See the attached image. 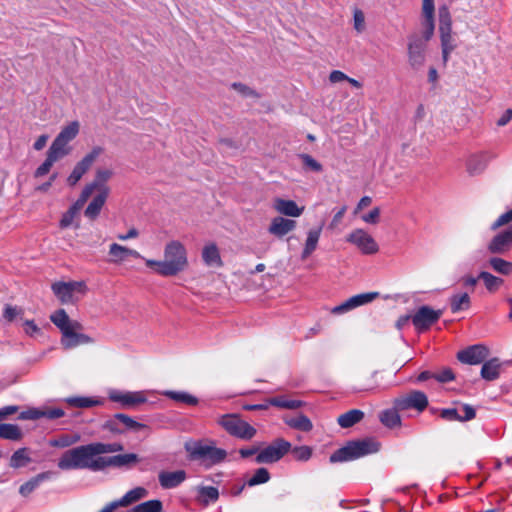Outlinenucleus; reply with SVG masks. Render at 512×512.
<instances>
[{
	"label": "nucleus",
	"mask_w": 512,
	"mask_h": 512,
	"mask_svg": "<svg viewBox=\"0 0 512 512\" xmlns=\"http://www.w3.org/2000/svg\"><path fill=\"white\" fill-rule=\"evenodd\" d=\"M147 267L152 268L161 276H175L187 269L189 265L188 252L179 240H169L163 249V259H144Z\"/></svg>",
	"instance_id": "obj_1"
},
{
	"label": "nucleus",
	"mask_w": 512,
	"mask_h": 512,
	"mask_svg": "<svg viewBox=\"0 0 512 512\" xmlns=\"http://www.w3.org/2000/svg\"><path fill=\"white\" fill-rule=\"evenodd\" d=\"M102 457H97L93 443L77 446L65 451L58 460V468L61 470L88 469L101 471Z\"/></svg>",
	"instance_id": "obj_2"
},
{
	"label": "nucleus",
	"mask_w": 512,
	"mask_h": 512,
	"mask_svg": "<svg viewBox=\"0 0 512 512\" xmlns=\"http://www.w3.org/2000/svg\"><path fill=\"white\" fill-rule=\"evenodd\" d=\"M379 449L380 443L372 438L350 441L344 447L332 453L329 461L331 463L352 461L376 453Z\"/></svg>",
	"instance_id": "obj_3"
},
{
	"label": "nucleus",
	"mask_w": 512,
	"mask_h": 512,
	"mask_svg": "<svg viewBox=\"0 0 512 512\" xmlns=\"http://www.w3.org/2000/svg\"><path fill=\"white\" fill-rule=\"evenodd\" d=\"M381 297L379 292L372 291L354 295L341 303L330 309L331 313L334 315H342L350 310H353L357 307L369 304L373 302L375 299ZM383 300H391V301H402L404 303L408 302L409 298L405 294H386L382 296Z\"/></svg>",
	"instance_id": "obj_4"
},
{
	"label": "nucleus",
	"mask_w": 512,
	"mask_h": 512,
	"mask_svg": "<svg viewBox=\"0 0 512 512\" xmlns=\"http://www.w3.org/2000/svg\"><path fill=\"white\" fill-rule=\"evenodd\" d=\"M185 450L191 460H200L208 466L221 463L227 456L226 450L201 441L187 442Z\"/></svg>",
	"instance_id": "obj_5"
},
{
	"label": "nucleus",
	"mask_w": 512,
	"mask_h": 512,
	"mask_svg": "<svg viewBox=\"0 0 512 512\" xmlns=\"http://www.w3.org/2000/svg\"><path fill=\"white\" fill-rule=\"evenodd\" d=\"M52 291L62 303H74L85 296L87 285L84 281H59L52 284Z\"/></svg>",
	"instance_id": "obj_6"
},
{
	"label": "nucleus",
	"mask_w": 512,
	"mask_h": 512,
	"mask_svg": "<svg viewBox=\"0 0 512 512\" xmlns=\"http://www.w3.org/2000/svg\"><path fill=\"white\" fill-rule=\"evenodd\" d=\"M219 423L230 435L243 440H250L256 434L254 427L234 414L222 416Z\"/></svg>",
	"instance_id": "obj_7"
},
{
	"label": "nucleus",
	"mask_w": 512,
	"mask_h": 512,
	"mask_svg": "<svg viewBox=\"0 0 512 512\" xmlns=\"http://www.w3.org/2000/svg\"><path fill=\"white\" fill-rule=\"evenodd\" d=\"M346 241L355 246L364 255H374L379 251V245L374 237L362 228L352 230Z\"/></svg>",
	"instance_id": "obj_8"
},
{
	"label": "nucleus",
	"mask_w": 512,
	"mask_h": 512,
	"mask_svg": "<svg viewBox=\"0 0 512 512\" xmlns=\"http://www.w3.org/2000/svg\"><path fill=\"white\" fill-rule=\"evenodd\" d=\"M62 333V344L66 348L89 342L90 338L81 333L80 322H54Z\"/></svg>",
	"instance_id": "obj_9"
},
{
	"label": "nucleus",
	"mask_w": 512,
	"mask_h": 512,
	"mask_svg": "<svg viewBox=\"0 0 512 512\" xmlns=\"http://www.w3.org/2000/svg\"><path fill=\"white\" fill-rule=\"evenodd\" d=\"M112 175L113 172L111 169L103 167L98 168L95 171L93 181L83 189L80 198L78 199V203H85L94 191L109 194L110 188L108 187L107 182L110 180Z\"/></svg>",
	"instance_id": "obj_10"
},
{
	"label": "nucleus",
	"mask_w": 512,
	"mask_h": 512,
	"mask_svg": "<svg viewBox=\"0 0 512 512\" xmlns=\"http://www.w3.org/2000/svg\"><path fill=\"white\" fill-rule=\"evenodd\" d=\"M104 428L112 433L122 434L127 430L138 432L148 429V426L135 421L132 417L126 414L118 413L105 422Z\"/></svg>",
	"instance_id": "obj_11"
},
{
	"label": "nucleus",
	"mask_w": 512,
	"mask_h": 512,
	"mask_svg": "<svg viewBox=\"0 0 512 512\" xmlns=\"http://www.w3.org/2000/svg\"><path fill=\"white\" fill-rule=\"evenodd\" d=\"M290 449V442L282 438H278L256 455L255 462L259 464L277 462L287 454Z\"/></svg>",
	"instance_id": "obj_12"
},
{
	"label": "nucleus",
	"mask_w": 512,
	"mask_h": 512,
	"mask_svg": "<svg viewBox=\"0 0 512 512\" xmlns=\"http://www.w3.org/2000/svg\"><path fill=\"white\" fill-rule=\"evenodd\" d=\"M489 355V350L482 344L472 345L457 353V359L464 364L478 365L483 363Z\"/></svg>",
	"instance_id": "obj_13"
},
{
	"label": "nucleus",
	"mask_w": 512,
	"mask_h": 512,
	"mask_svg": "<svg viewBox=\"0 0 512 512\" xmlns=\"http://www.w3.org/2000/svg\"><path fill=\"white\" fill-rule=\"evenodd\" d=\"M109 399L113 402L120 403L124 408H132L147 401L142 391H119L112 390L109 392Z\"/></svg>",
	"instance_id": "obj_14"
},
{
	"label": "nucleus",
	"mask_w": 512,
	"mask_h": 512,
	"mask_svg": "<svg viewBox=\"0 0 512 512\" xmlns=\"http://www.w3.org/2000/svg\"><path fill=\"white\" fill-rule=\"evenodd\" d=\"M512 248V224L497 233L487 244V250L491 254H506Z\"/></svg>",
	"instance_id": "obj_15"
},
{
	"label": "nucleus",
	"mask_w": 512,
	"mask_h": 512,
	"mask_svg": "<svg viewBox=\"0 0 512 512\" xmlns=\"http://www.w3.org/2000/svg\"><path fill=\"white\" fill-rule=\"evenodd\" d=\"M427 406L428 398L425 393L421 391H412L408 395L395 400V408L399 410L415 408L418 411H423Z\"/></svg>",
	"instance_id": "obj_16"
},
{
	"label": "nucleus",
	"mask_w": 512,
	"mask_h": 512,
	"mask_svg": "<svg viewBox=\"0 0 512 512\" xmlns=\"http://www.w3.org/2000/svg\"><path fill=\"white\" fill-rule=\"evenodd\" d=\"M108 262L120 265L128 258L145 259L137 250L118 243H111L108 249Z\"/></svg>",
	"instance_id": "obj_17"
},
{
	"label": "nucleus",
	"mask_w": 512,
	"mask_h": 512,
	"mask_svg": "<svg viewBox=\"0 0 512 512\" xmlns=\"http://www.w3.org/2000/svg\"><path fill=\"white\" fill-rule=\"evenodd\" d=\"M139 461V456L135 453L118 454L110 457H102L101 470L107 467H126L131 468Z\"/></svg>",
	"instance_id": "obj_18"
},
{
	"label": "nucleus",
	"mask_w": 512,
	"mask_h": 512,
	"mask_svg": "<svg viewBox=\"0 0 512 512\" xmlns=\"http://www.w3.org/2000/svg\"><path fill=\"white\" fill-rule=\"evenodd\" d=\"M201 257L207 267L220 268L223 266L220 249L215 242L209 241L203 245Z\"/></svg>",
	"instance_id": "obj_19"
},
{
	"label": "nucleus",
	"mask_w": 512,
	"mask_h": 512,
	"mask_svg": "<svg viewBox=\"0 0 512 512\" xmlns=\"http://www.w3.org/2000/svg\"><path fill=\"white\" fill-rule=\"evenodd\" d=\"M273 208L278 214L293 218L300 217L304 212V206H298L295 201L280 197L273 200Z\"/></svg>",
	"instance_id": "obj_20"
},
{
	"label": "nucleus",
	"mask_w": 512,
	"mask_h": 512,
	"mask_svg": "<svg viewBox=\"0 0 512 512\" xmlns=\"http://www.w3.org/2000/svg\"><path fill=\"white\" fill-rule=\"evenodd\" d=\"M296 228V221L282 216L274 217L268 227V232L277 237L283 238Z\"/></svg>",
	"instance_id": "obj_21"
},
{
	"label": "nucleus",
	"mask_w": 512,
	"mask_h": 512,
	"mask_svg": "<svg viewBox=\"0 0 512 512\" xmlns=\"http://www.w3.org/2000/svg\"><path fill=\"white\" fill-rule=\"evenodd\" d=\"M490 160L491 155L485 151L469 155L466 160V168L468 173L471 175L480 174L484 171Z\"/></svg>",
	"instance_id": "obj_22"
},
{
	"label": "nucleus",
	"mask_w": 512,
	"mask_h": 512,
	"mask_svg": "<svg viewBox=\"0 0 512 512\" xmlns=\"http://www.w3.org/2000/svg\"><path fill=\"white\" fill-rule=\"evenodd\" d=\"M434 14V0H422V16L424 18L423 25L425 27L424 37L426 40H429L434 34Z\"/></svg>",
	"instance_id": "obj_23"
},
{
	"label": "nucleus",
	"mask_w": 512,
	"mask_h": 512,
	"mask_svg": "<svg viewBox=\"0 0 512 512\" xmlns=\"http://www.w3.org/2000/svg\"><path fill=\"white\" fill-rule=\"evenodd\" d=\"M56 475L53 471H45L32 477L19 488V493L23 497L29 496L34 490H36L41 483L52 479Z\"/></svg>",
	"instance_id": "obj_24"
},
{
	"label": "nucleus",
	"mask_w": 512,
	"mask_h": 512,
	"mask_svg": "<svg viewBox=\"0 0 512 512\" xmlns=\"http://www.w3.org/2000/svg\"><path fill=\"white\" fill-rule=\"evenodd\" d=\"M321 233L322 225L311 228L307 231L306 239L301 253L302 259H307L317 249Z\"/></svg>",
	"instance_id": "obj_25"
},
{
	"label": "nucleus",
	"mask_w": 512,
	"mask_h": 512,
	"mask_svg": "<svg viewBox=\"0 0 512 512\" xmlns=\"http://www.w3.org/2000/svg\"><path fill=\"white\" fill-rule=\"evenodd\" d=\"M158 478L162 488L172 489L179 486L186 479V472L184 470L162 471L159 473Z\"/></svg>",
	"instance_id": "obj_26"
},
{
	"label": "nucleus",
	"mask_w": 512,
	"mask_h": 512,
	"mask_svg": "<svg viewBox=\"0 0 512 512\" xmlns=\"http://www.w3.org/2000/svg\"><path fill=\"white\" fill-rule=\"evenodd\" d=\"M408 61L413 68H419L424 64V48L420 41H411L408 44Z\"/></svg>",
	"instance_id": "obj_27"
},
{
	"label": "nucleus",
	"mask_w": 512,
	"mask_h": 512,
	"mask_svg": "<svg viewBox=\"0 0 512 512\" xmlns=\"http://www.w3.org/2000/svg\"><path fill=\"white\" fill-rule=\"evenodd\" d=\"M502 362L498 358L485 360L481 368V377L486 381H494L499 378Z\"/></svg>",
	"instance_id": "obj_28"
},
{
	"label": "nucleus",
	"mask_w": 512,
	"mask_h": 512,
	"mask_svg": "<svg viewBox=\"0 0 512 512\" xmlns=\"http://www.w3.org/2000/svg\"><path fill=\"white\" fill-rule=\"evenodd\" d=\"M442 59L443 63L446 64L449 60L450 54L456 49L457 43L455 36L451 31H439Z\"/></svg>",
	"instance_id": "obj_29"
},
{
	"label": "nucleus",
	"mask_w": 512,
	"mask_h": 512,
	"mask_svg": "<svg viewBox=\"0 0 512 512\" xmlns=\"http://www.w3.org/2000/svg\"><path fill=\"white\" fill-rule=\"evenodd\" d=\"M108 195L109 194L97 192V195L92 199V201L85 209L84 215L90 220H95L99 216Z\"/></svg>",
	"instance_id": "obj_30"
},
{
	"label": "nucleus",
	"mask_w": 512,
	"mask_h": 512,
	"mask_svg": "<svg viewBox=\"0 0 512 512\" xmlns=\"http://www.w3.org/2000/svg\"><path fill=\"white\" fill-rule=\"evenodd\" d=\"M470 296L466 292L453 294L449 299V306L453 313L466 311L470 308Z\"/></svg>",
	"instance_id": "obj_31"
},
{
	"label": "nucleus",
	"mask_w": 512,
	"mask_h": 512,
	"mask_svg": "<svg viewBox=\"0 0 512 512\" xmlns=\"http://www.w3.org/2000/svg\"><path fill=\"white\" fill-rule=\"evenodd\" d=\"M71 150L72 148L68 143L56 137L52 142L51 146L49 147L47 154L56 161H58L64 158L65 156L69 155L71 153Z\"/></svg>",
	"instance_id": "obj_32"
},
{
	"label": "nucleus",
	"mask_w": 512,
	"mask_h": 512,
	"mask_svg": "<svg viewBox=\"0 0 512 512\" xmlns=\"http://www.w3.org/2000/svg\"><path fill=\"white\" fill-rule=\"evenodd\" d=\"M284 422L289 427L303 432H309L313 428L311 420L304 414H299L295 417H285Z\"/></svg>",
	"instance_id": "obj_33"
},
{
	"label": "nucleus",
	"mask_w": 512,
	"mask_h": 512,
	"mask_svg": "<svg viewBox=\"0 0 512 512\" xmlns=\"http://www.w3.org/2000/svg\"><path fill=\"white\" fill-rule=\"evenodd\" d=\"M364 417V412L359 409H352L349 410L343 414H341L338 419L337 423L342 428H349L355 425L356 423L360 422Z\"/></svg>",
	"instance_id": "obj_34"
},
{
	"label": "nucleus",
	"mask_w": 512,
	"mask_h": 512,
	"mask_svg": "<svg viewBox=\"0 0 512 512\" xmlns=\"http://www.w3.org/2000/svg\"><path fill=\"white\" fill-rule=\"evenodd\" d=\"M23 437V433L18 425L10 423L0 424V438L11 441H19Z\"/></svg>",
	"instance_id": "obj_35"
},
{
	"label": "nucleus",
	"mask_w": 512,
	"mask_h": 512,
	"mask_svg": "<svg viewBox=\"0 0 512 512\" xmlns=\"http://www.w3.org/2000/svg\"><path fill=\"white\" fill-rule=\"evenodd\" d=\"M162 394L171 400L190 406H195L198 404V399L185 391L166 390L162 392Z\"/></svg>",
	"instance_id": "obj_36"
},
{
	"label": "nucleus",
	"mask_w": 512,
	"mask_h": 512,
	"mask_svg": "<svg viewBox=\"0 0 512 512\" xmlns=\"http://www.w3.org/2000/svg\"><path fill=\"white\" fill-rule=\"evenodd\" d=\"M147 494V490L143 487H136L134 489L129 490L123 497H121L118 501L120 507H126L133 502L140 500L145 497Z\"/></svg>",
	"instance_id": "obj_37"
},
{
	"label": "nucleus",
	"mask_w": 512,
	"mask_h": 512,
	"mask_svg": "<svg viewBox=\"0 0 512 512\" xmlns=\"http://www.w3.org/2000/svg\"><path fill=\"white\" fill-rule=\"evenodd\" d=\"M79 131L80 123L78 121H72L61 129L57 135V138L69 144L73 139L77 137Z\"/></svg>",
	"instance_id": "obj_38"
},
{
	"label": "nucleus",
	"mask_w": 512,
	"mask_h": 512,
	"mask_svg": "<svg viewBox=\"0 0 512 512\" xmlns=\"http://www.w3.org/2000/svg\"><path fill=\"white\" fill-rule=\"evenodd\" d=\"M197 491L199 501L204 504L215 502L219 498L218 489L213 486H199Z\"/></svg>",
	"instance_id": "obj_39"
},
{
	"label": "nucleus",
	"mask_w": 512,
	"mask_h": 512,
	"mask_svg": "<svg viewBox=\"0 0 512 512\" xmlns=\"http://www.w3.org/2000/svg\"><path fill=\"white\" fill-rule=\"evenodd\" d=\"M442 315V309H433L424 305L417 310L413 320H438Z\"/></svg>",
	"instance_id": "obj_40"
},
{
	"label": "nucleus",
	"mask_w": 512,
	"mask_h": 512,
	"mask_svg": "<svg viewBox=\"0 0 512 512\" xmlns=\"http://www.w3.org/2000/svg\"><path fill=\"white\" fill-rule=\"evenodd\" d=\"M27 452V448H19L18 450H16L10 458V467L18 469L30 463L31 458L29 457Z\"/></svg>",
	"instance_id": "obj_41"
},
{
	"label": "nucleus",
	"mask_w": 512,
	"mask_h": 512,
	"mask_svg": "<svg viewBox=\"0 0 512 512\" xmlns=\"http://www.w3.org/2000/svg\"><path fill=\"white\" fill-rule=\"evenodd\" d=\"M489 266L497 273L509 275L512 273V262L500 257H491L488 261Z\"/></svg>",
	"instance_id": "obj_42"
},
{
	"label": "nucleus",
	"mask_w": 512,
	"mask_h": 512,
	"mask_svg": "<svg viewBox=\"0 0 512 512\" xmlns=\"http://www.w3.org/2000/svg\"><path fill=\"white\" fill-rule=\"evenodd\" d=\"M269 404L284 409H298L302 407L303 402L300 400L288 399L285 396H277L270 398Z\"/></svg>",
	"instance_id": "obj_43"
},
{
	"label": "nucleus",
	"mask_w": 512,
	"mask_h": 512,
	"mask_svg": "<svg viewBox=\"0 0 512 512\" xmlns=\"http://www.w3.org/2000/svg\"><path fill=\"white\" fill-rule=\"evenodd\" d=\"M397 410L398 409H387L381 412L379 416L381 423L388 428H394L400 425L401 419Z\"/></svg>",
	"instance_id": "obj_44"
},
{
	"label": "nucleus",
	"mask_w": 512,
	"mask_h": 512,
	"mask_svg": "<svg viewBox=\"0 0 512 512\" xmlns=\"http://www.w3.org/2000/svg\"><path fill=\"white\" fill-rule=\"evenodd\" d=\"M478 278L483 281L486 289L490 292L496 291L503 284V280L501 278L486 271L480 272Z\"/></svg>",
	"instance_id": "obj_45"
},
{
	"label": "nucleus",
	"mask_w": 512,
	"mask_h": 512,
	"mask_svg": "<svg viewBox=\"0 0 512 512\" xmlns=\"http://www.w3.org/2000/svg\"><path fill=\"white\" fill-rule=\"evenodd\" d=\"M95 452L97 457H101L100 455L106 453H115L120 452L124 449L123 445L120 443H102V442H94L93 443Z\"/></svg>",
	"instance_id": "obj_46"
},
{
	"label": "nucleus",
	"mask_w": 512,
	"mask_h": 512,
	"mask_svg": "<svg viewBox=\"0 0 512 512\" xmlns=\"http://www.w3.org/2000/svg\"><path fill=\"white\" fill-rule=\"evenodd\" d=\"M83 204L84 203H81V202L78 203V201H77L73 206H71L68 209V211H66L63 214V216H62V218L60 220V227L61 228H68V227H70L73 224V222L75 220V217L78 214V211H79L80 207Z\"/></svg>",
	"instance_id": "obj_47"
},
{
	"label": "nucleus",
	"mask_w": 512,
	"mask_h": 512,
	"mask_svg": "<svg viewBox=\"0 0 512 512\" xmlns=\"http://www.w3.org/2000/svg\"><path fill=\"white\" fill-rule=\"evenodd\" d=\"M270 480L269 471L266 468H258L254 475L247 480L246 484L250 487L256 486L259 484H264Z\"/></svg>",
	"instance_id": "obj_48"
},
{
	"label": "nucleus",
	"mask_w": 512,
	"mask_h": 512,
	"mask_svg": "<svg viewBox=\"0 0 512 512\" xmlns=\"http://www.w3.org/2000/svg\"><path fill=\"white\" fill-rule=\"evenodd\" d=\"M452 19L449 9L445 6L439 8V31H451Z\"/></svg>",
	"instance_id": "obj_49"
},
{
	"label": "nucleus",
	"mask_w": 512,
	"mask_h": 512,
	"mask_svg": "<svg viewBox=\"0 0 512 512\" xmlns=\"http://www.w3.org/2000/svg\"><path fill=\"white\" fill-rule=\"evenodd\" d=\"M66 401L71 406L79 408H89L96 406L99 403L98 400L89 397H70Z\"/></svg>",
	"instance_id": "obj_50"
},
{
	"label": "nucleus",
	"mask_w": 512,
	"mask_h": 512,
	"mask_svg": "<svg viewBox=\"0 0 512 512\" xmlns=\"http://www.w3.org/2000/svg\"><path fill=\"white\" fill-rule=\"evenodd\" d=\"M290 450L293 457L298 461H307L312 456V449L309 446H296Z\"/></svg>",
	"instance_id": "obj_51"
},
{
	"label": "nucleus",
	"mask_w": 512,
	"mask_h": 512,
	"mask_svg": "<svg viewBox=\"0 0 512 512\" xmlns=\"http://www.w3.org/2000/svg\"><path fill=\"white\" fill-rule=\"evenodd\" d=\"M41 410V418H47L49 420H54L61 418L65 415L63 409L58 407H43Z\"/></svg>",
	"instance_id": "obj_52"
},
{
	"label": "nucleus",
	"mask_w": 512,
	"mask_h": 512,
	"mask_svg": "<svg viewBox=\"0 0 512 512\" xmlns=\"http://www.w3.org/2000/svg\"><path fill=\"white\" fill-rule=\"evenodd\" d=\"M299 157L302 160L304 167L308 170L314 172L322 171V165L309 154H300Z\"/></svg>",
	"instance_id": "obj_53"
},
{
	"label": "nucleus",
	"mask_w": 512,
	"mask_h": 512,
	"mask_svg": "<svg viewBox=\"0 0 512 512\" xmlns=\"http://www.w3.org/2000/svg\"><path fill=\"white\" fill-rule=\"evenodd\" d=\"M512 222V208L501 214L490 226L492 231H496L502 226H505Z\"/></svg>",
	"instance_id": "obj_54"
},
{
	"label": "nucleus",
	"mask_w": 512,
	"mask_h": 512,
	"mask_svg": "<svg viewBox=\"0 0 512 512\" xmlns=\"http://www.w3.org/2000/svg\"><path fill=\"white\" fill-rule=\"evenodd\" d=\"M353 26L358 33H362L366 29L364 13L359 9L354 10Z\"/></svg>",
	"instance_id": "obj_55"
},
{
	"label": "nucleus",
	"mask_w": 512,
	"mask_h": 512,
	"mask_svg": "<svg viewBox=\"0 0 512 512\" xmlns=\"http://www.w3.org/2000/svg\"><path fill=\"white\" fill-rule=\"evenodd\" d=\"M440 417L446 421L460 422V410L456 407L444 408L440 411Z\"/></svg>",
	"instance_id": "obj_56"
},
{
	"label": "nucleus",
	"mask_w": 512,
	"mask_h": 512,
	"mask_svg": "<svg viewBox=\"0 0 512 512\" xmlns=\"http://www.w3.org/2000/svg\"><path fill=\"white\" fill-rule=\"evenodd\" d=\"M79 439V437H71V436H68V435H64V436H61L59 437L58 439H55V440H52L50 442V445L53 446V447H60V448H64V447H68L72 444H74L75 442H77Z\"/></svg>",
	"instance_id": "obj_57"
},
{
	"label": "nucleus",
	"mask_w": 512,
	"mask_h": 512,
	"mask_svg": "<svg viewBox=\"0 0 512 512\" xmlns=\"http://www.w3.org/2000/svg\"><path fill=\"white\" fill-rule=\"evenodd\" d=\"M459 410L463 412L460 414V422L470 421L476 416L474 407L469 404H461Z\"/></svg>",
	"instance_id": "obj_58"
},
{
	"label": "nucleus",
	"mask_w": 512,
	"mask_h": 512,
	"mask_svg": "<svg viewBox=\"0 0 512 512\" xmlns=\"http://www.w3.org/2000/svg\"><path fill=\"white\" fill-rule=\"evenodd\" d=\"M55 162L56 160L47 154L46 160L36 169L35 177H42L46 175Z\"/></svg>",
	"instance_id": "obj_59"
},
{
	"label": "nucleus",
	"mask_w": 512,
	"mask_h": 512,
	"mask_svg": "<svg viewBox=\"0 0 512 512\" xmlns=\"http://www.w3.org/2000/svg\"><path fill=\"white\" fill-rule=\"evenodd\" d=\"M103 153L104 148L102 146H94L87 154H85L83 159L93 165Z\"/></svg>",
	"instance_id": "obj_60"
},
{
	"label": "nucleus",
	"mask_w": 512,
	"mask_h": 512,
	"mask_svg": "<svg viewBox=\"0 0 512 512\" xmlns=\"http://www.w3.org/2000/svg\"><path fill=\"white\" fill-rule=\"evenodd\" d=\"M40 418H41L40 408H30L26 411H22L18 415V419H20V420H37Z\"/></svg>",
	"instance_id": "obj_61"
},
{
	"label": "nucleus",
	"mask_w": 512,
	"mask_h": 512,
	"mask_svg": "<svg viewBox=\"0 0 512 512\" xmlns=\"http://www.w3.org/2000/svg\"><path fill=\"white\" fill-rule=\"evenodd\" d=\"M380 208L375 207L369 213L362 215L361 219L367 224H377L380 218Z\"/></svg>",
	"instance_id": "obj_62"
},
{
	"label": "nucleus",
	"mask_w": 512,
	"mask_h": 512,
	"mask_svg": "<svg viewBox=\"0 0 512 512\" xmlns=\"http://www.w3.org/2000/svg\"><path fill=\"white\" fill-rule=\"evenodd\" d=\"M21 330L26 334L35 337L39 334L40 328L36 325V322H20Z\"/></svg>",
	"instance_id": "obj_63"
},
{
	"label": "nucleus",
	"mask_w": 512,
	"mask_h": 512,
	"mask_svg": "<svg viewBox=\"0 0 512 512\" xmlns=\"http://www.w3.org/2000/svg\"><path fill=\"white\" fill-rule=\"evenodd\" d=\"M455 378L450 368H444L441 372L435 374V379L441 383L452 381Z\"/></svg>",
	"instance_id": "obj_64"
}]
</instances>
